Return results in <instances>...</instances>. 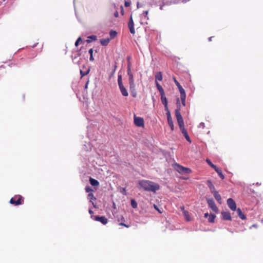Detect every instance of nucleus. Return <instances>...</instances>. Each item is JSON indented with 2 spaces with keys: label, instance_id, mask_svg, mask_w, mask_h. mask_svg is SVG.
Masks as SVG:
<instances>
[{
  "label": "nucleus",
  "instance_id": "obj_31",
  "mask_svg": "<svg viewBox=\"0 0 263 263\" xmlns=\"http://www.w3.org/2000/svg\"><path fill=\"white\" fill-rule=\"evenodd\" d=\"M93 50L92 48H91L89 50V53L90 54L89 60L90 61H94V58L93 57Z\"/></svg>",
  "mask_w": 263,
  "mask_h": 263
},
{
  "label": "nucleus",
  "instance_id": "obj_35",
  "mask_svg": "<svg viewBox=\"0 0 263 263\" xmlns=\"http://www.w3.org/2000/svg\"><path fill=\"white\" fill-rule=\"evenodd\" d=\"M88 198L91 200H96V198L95 197L93 194L91 193H89L88 195Z\"/></svg>",
  "mask_w": 263,
  "mask_h": 263
},
{
  "label": "nucleus",
  "instance_id": "obj_12",
  "mask_svg": "<svg viewBox=\"0 0 263 263\" xmlns=\"http://www.w3.org/2000/svg\"><path fill=\"white\" fill-rule=\"evenodd\" d=\"M128 26L130 33L132 34H135V30L134 29V24L132 15L130 16V20L128 24Z\"/></svg>",
  "mask_w": 263,
  "mask_h": 263
},
{
  "label": "nucleus",
  "instance_id": "obj_36",
  "mask_svg": "<svg viewBox=\"0 0 263 263\" xmlns=\"http://www.w3.org/2000/svg\"><path fill=\"white\" fill-rule=\"evenodd\" d=\"M173 79L175 84L177 86L178 88H179V87L181 86V85L180 84V83L178 82V81L176 80L175 77H173Z\"/></svg>",
  "mask_w": 263,
  "mask_h": 263
},
{
  "label": "nucleus",
  "instance_id": "obj_17",
  "mask_svg": "<svg viewBox=\"0 0 263 263\" xmlns=\"http://www.w3.org/2000/svg\"><path fill=\"white\" fill-rule=\"evenodd\" d=\"M222 218L225 220H231V216L229 212H222L221 213Z\"/></svg>",
  "mask_w": 263,
  "mask_h": 263
},
{
  "label": "nucleus",
  "instance_id": "obj_5",
  "mask_svg": "<svg viewBox=\"0 0 263 263\" xmlns=\"http://www.w3.org/2000/svg\"><path fill=\"white\" fill-rule=\"evenodd\" d=\"M175 116L178 124L179 126H181L184 125V121L181 113L180 112V109L178 108L175 110Z\"/></svg>",
  "mask_w": 263,
  "mask_h": 263
},
{
  "label": "nucleus",
  "instance_id": "obj_30",
  "mask_svg": "<svg viewBox=\"0 0 263 263\" xmlns=\"http://www.w3.org/2000/svg\"><path fill=\"white\" fill-rule=\"evenodd\" d=\"M117 32L116 31H114V30H111L109 32V35H110V39H114L116 36L117 35Z\"/></svg>",
  "mask_w": 263,
  "mask_h": 263
},
{
  "label": "nucleus",
  "instance_id": "obj_6",
  "mask_svg": "<svg viewBox=\"0 0 263 263\" xmlns=\"http://www.w3.org/2000/svg\"><path fill=\"white\" fill-rule=\"evenodd\" d=\"M207 203L208 204L209 206L215 212L217 213L218 211V209L216 206V204L214 200L212 198L208 199Z\"/></svg>",
  "mask_w": 263,
  "mask_h": 263
},
{
  "label": "nucleus",
  "instance_id": "obj_38",
  "mask_svg": "<svg viewBox=\"0 0 263 263\" xmlns=\"http://www.w3.org/2000/svg\"><path fill=\"white\" fill-rule=\"evenodd\" d=\"M118 221H124L125 219H124V217H123V216L120 215L118 217Z\"/></svg>",
  "mask_w": 263,
  "mask_h": 263
},
{
  "label": "nucleus",
  "instance_id": "obj_55",
  "mask_svg": "<svg viewBox=\"0 0 263 263\" xmlns=\"http://www.w3.org/2000/svg\"><path fill=\"white\" fill-rule=\"evenodd\" d=\"M125 191V189H123V192H124Z\"/></svg>",
  "mask_w": 263,
  "mask_h": 263
},
{
  "label": "nucleus",
  "instance_id": "obj_4",
  "mask_svg": "<svg viewBox=\"0 0 263 263\" xmlns=\"http://www.w3.org/2000/svg\"><path fill=\"white\" fill-rule=\"evenodd\" d=\"M10 203L14 205H19L24 203V198L22 196L16 195L10 199Z\"/></svg>",
  "mask_w": 263,
  "mask_h": 263
},
{
  "label": "nucleus",
  "instance_id": "obj_23",
  "mask_svg": "<svg viewBox=\"0 0 263 263\" xmlns=\"http://www.w3.org/2000/svg\"><path fill=\"white\" fill-rule=\"evenodd\" d=\"M89 182L91 185L96 186L99 185V182L98 180L90 177L89 178Z\"/></svg>",
  "mask_w": 263,
  "mask_h": 263
},
{
  "label": "nucleus",
  "instance_id": "obj_28",
  "mask_svg": "<svg viewBox=\"0 0 263 263\" xmlns=\"http://www.w3.org/2000/svg\"><path fill=\"white\" fill-rule=\"evenodd\" d=\"M127 73V75L133 74L131 70V63L130 61H128Z\"/></svg>",
  "mask_w": 263,
  "mask_h": 263
},
{
  "label": "nucleus",
  "instance_id": "obj_54",
  "mask_svg": "<svg viewBox=\"0 0 263 263\" xmlns=\"http://www.w3.org/2000/svg\"><path fill=\"white\" fill-rule=\"evenodd\" d=\"M116 67H117L116 66H115V68H114V72H114L115 71V70H116Z\"/></svg>",
  "mask_w": 263,
  "mask_h": 263
},
{
  "label": "nucleus",
  "instance_id": "obj_39",
  "mask_svg": "<svg viewBox=\"0 0 263 263\" xmlns=\"http://www.w3.org/2000/svg\"><path fill=\"white\" fill-rule=\"evenodd\" d=\"M80 41H82V39H81V38L80 37H79L77 39V40L76 41V43H75V45H76V46H78V45H79V42H80Z\"/></svg>",
  "mask_w": 263,
  "mask_h": 263
},
{
  "label": "nucleus",
  "instance_id": "obj_50",
  "mask_svg": "<svg viewBox=\"0 0 263 263\" xmlns=\"http://www.w3.org/2000/svg\"><path fill=\"white\" fill-rule=\"evenodd\" d=\"M164 6V4H163V5H162V6H160V10H163V6Z\"/></svg>",
  "mask_w": 263,
  "mask_h": 263
},
{
  "label": "nucleus",
  "instance_id": "obj_43",
  "mask_svg": "<svg viewBox=\"0 0 263 263\" xmlns=\"http://www.w3.org/2000/svg\"><path fill=\"white\" fill-rule=\"evenodd\" d=\"M124 5H125V6L126 7H128L130 6V2L125 1V2Z\"/></svg>",
  "mask_w": 263,
  "mask_h": 263
},
{
  "label": "nucleus",
  "instance_id": "obj_56",
  "mask_svg": "<svg viewBox=\"0 0 263 263\" xmlns=\"http://www.w3.org/2000/svg\"><path fill=\"white\" fill-rule=\"evenodd\" d=\"M125 191V189H123V192H124Z\"/></svg>",
  "mask_w": 263,
  "mask_h": 263
},
{
  "label": "nucleus",
  "instance_id": "obj_33",
  "mask_svg": "<svg viewBox=\"0 0 263 263\" xmlns=\"http://www.w3.org/2000/svg\"><path fill=\"white\" fill-rule=\"evenodd\" d=\"M131 205L134 209H136L137 208V206H138L137 203L135 200L132 199L131 200Z\"/></svg>",
  "mask_w": 263,
  "mask_h": 263
},
{
  "label": "nucleus",
  "instance_id": "obj_26",
  "mask_svg": "<svg viewBox=\"0 0 263 263\" xmlns=\"http://www.w3.org/2000/svg\"><path fill=\"white\" fill-rule=\"evenodd\" d=\"M97 40V36L96 35H90L88 37V39L86 40V42L89 43L91 42L92 41H96Z\"/></svg>",
  "mask_w": 263,
  "mask_h": 263
},
{
  "label": "nucleus",
  "instance_id": "obj_32",
  "mask_svg": "<svg viewBox=\"0 0 263 263\" xmlns=\"http://www.w3.org/2000/svg\"><path fill=\"white\" fill-rule=\"evenodd\" d=\"M206 162H207V163L211 167H212L213 169H215L216 168V165H214V164H213L212 163V162L210 161V160H209V159H206Z\"/></svg>",
  "mask_w": 263,
  "mask_h": 263
},
{
  "label": "nucleus",
  "instance_id": "obj_46",
  "mask_svg": "<svg viewBox=\"0 0 263 263\" xmlns=\"http://www.w3.org/2000/svg\"><path fill=\"white\" fill-rule=\"evenodd\" d=\"M114 15L116 17H118L119 16V13L117 11L115 12V13H114Z\"/></svg>",
  "mask_w": 263,
  "mask_h": 263
},
{
  "label": "nucleus",
  "instance_id": "obj_24",
  "mask_svg": "<svg viewBox=\"0 0 263 263\" xmlns=\"http://www.w3.org/2000/svg\"><path fill=\"white\" fill-rule=\"evenodd\" d=\"M237 213L239 216V217L242 220L246 219V217L245 215L242 213L240 209L238 208L236 210Z\"/></svg>",
  "mask_w": 263,
  "mask_h": 263
},
{
  "label": "nucleus",
  "instance_id": "obj_14",
  "mask_svg": "<svg viewBox=\"0 0 263 263\" xmlns=\"http://www.w3.org/2000/svg\"><path fill=\"white\" fill-rule=\"evenodd\" d=\"M212 193L213 194L214 198H215V199L217 200V201L219 203V204H221L222 203V201H221V195L219 194V193L218 192V191H217L216 190L214 191V192H212Z\"/></svg>",
  "mask_w": 263,
  "mask_h": 263
},
{
  "label": "nucleus",
  "instance_id": "obj_13",
  "mask_svg": "<svg viewBox=\"0 0 263 263\" xmlns=\"http://www.w3.org/2000/svg\"><path fill=\"white\" fill-rule=\"evenodd\" d=\"M161 100L162 103L164 105V106L165 107V111H166L167 110H169L168 107V105H167V100L166 97H165V94L161 95Z\"/></svg>",
  "mask_w": 263,
  "mask_h": 263
},
{
  "label": "nucleus",
  "instance_id": "obj_22",
  "mask_svg": "<svg viewBox=\"0 0 263 263\" xmlns=\"http://www.w3.org/2000/svg\"><path fill=\"white\" fill-rule=\"evenodd\" d=\"M110 39L109 38L102 39L100 40V43L103 46L107 45L110 42Z\"/></svg>",
  "mask_w": 263,
  "mask_h": 263
},
{
  "label": "nucleus",
  "instance_id": "obj_16",
  "mask_svg": "<svg viewBox=\"0 0 263 263\" xmlns=\"http://www.w3.org/2000/svg\"><path fill=\"white\" fill-rule=\"evenodd\" d=\"M119 87L120 90L123 96L127 97L128 96V93L127 90L124 87L123 84L119 85Z\"/></svg>",
  "mask_w": 263,
  "mask_h": 263
},
{
  "label": "nucleus",
  "instance_id": "obj_10",
  "mask_svg": "<svg viewBox=\"0 0 263 263\" xmlns=\"http://www.w3.org/2000/svg\"><path fill=\"white\" fill-rule=\"evenodd\" d=\"M227 204L229 207L233 211L236 210V204L232 198H229L227 200Z\"/></svg>",
  "mask_w": 263,
  "mask_h": 263
},
{
  "label": "nucleus",
  "instance_id": "obj_20",
  "mask_svg": "<svg viewBox=\"0 0 263 263\" xmlns=\"http://www.w3.org/2000/svg\"><path fill=\"white\" fill-rule=\"evenodd\" d=\"M156 87H157L158 91L160 92V95L165 94L164 89H163L162 86L160 85V84L158 82H156Z\"/></svg>",
  "mask_w": 263,
  "mask_h": 263
},
{
  "label": "nucleus",
  "instance_id": "obj_37",
  "mask_svg": "<svg viewBox=\"0 0 263 263\" xmlns=\"http://www.w3.org/2000/svg\"><path fill=\"white\" fill-rule=\"evenodd\" d=\"M85 191H86L87 193H90V192H92V191H93V190H92V189L91 188V187H90V186H87L85 187Z\"/></svg>",
  "mask_w": 263,
  "mask_h": 263
},
{
  "label": "nucleus",
  "instance_id": "obj_9",
  "mask_svg": "<svg viewBox=\"0 0 263 263\" xmlns=\"http://www.w3.org/2000/svg\"><path fill=\"white\" fill-rule=\"evenodd\" d=\"M166 116H167L168 124L169 126H170L172 131H173L174 129V125L173 124V120H172L170 110L166 111Z\"/></svg>",
  "mask_w": 263,
  "mask_h": 263
},
{
  "label": "nucleus",
  "instance_id": "obj_53",
  "mask_svg": "<svg viewBox=\"0 0 263 263\" xmlns=\"http://www.w3.org/2000/svg\"><path fill=\"white\" fill-rule=\"evenodd\" d=\"M127 60H128V61H130V57H128L127 58Z\"/></svg>",
  "mask_w": 263,
  "mask_h": 263
},
{
  "label": "nucleus",
  "instance_id": "obj_29",
  "mask_svg": "<svg viewBox=\"0 0 263 263\" xmlns=\"http://www.w3.org/2000/svg\"><path fill=\"white\" fill-rule=\"evenodd\" d=\"M216 216L214 214H211L209 215V217L208 218V221L209 222L213 223L214 222L215 218Z\"/></svg>",
  "mask_w": 263,
  "mask_h": 263
},
{
  "label": "nucleus",
  "instance_id": "obj_8",
  "mask_svg": "<svg viewBox=\"0 0 263 263\" xmlns=\"http://www.w3.org/2000/svg\"><path fill=\"white\" fill-rule=\"evenodd\" d=\"M134 123L138 127L144 126V120L142 118L134 116Z\"/></svg>",
  "mask_w": 263,
  "mask_h": 263
},
{
  "label": "nucleus",
  "instance_id": "obj_52",
  "mask_svg": "<svg viewBox=\"0 0 263 263\" xmlns=\"http://www.w3.org/2000/svg\"><path fill=\"white\" fill-rule=\"evenodd\" d=\"M88 82H89V81H87V83H86V85H85V88H87V85H88Z\"/></svg>",
  "mask_w": 263,
  "mask_h": 263
},
{
  "label": "nucleus",
  "instance_id": "obj_44",
  "mask_svg": "<svg viewBox=\"0 0 263 263\" xmlns=\"http://www.w3.org/2000/svg\"><path fill=\"white\" fill-rule=\"evenodd\" d=\"M154 208L159 213H162V211L158 208V206L156 205H154Z\"/></svg>",
  "mask_w": 263,
  "mask_h": 263
},
{
  "label": "nucleus",
  "instance_id": "obj_42",
  "mask_svg": "<svg viewBox=\"0 0 263 263\" xmlns=\"http://www.w3.org/2000/svg\"><path fill=\"white\" fill-rule=\"evenodd\" d=\"M184 137L188 142H189L190 143H191V140L188 134L187 135V136H185Z\"/></svg>",
  "mask_w": 263,
  "mask_h": 263
},
{
  "label": "nucleus",
  "instance_id": "obj_3",
  "mask_svg": "<svg viewBox=\"0 0 263 263\" xmlns=\"http://www.w3.org/2000/svg\"><path fill=\"white\" fill-rule=\"evenodd\" d=\"M173 166L174 168L181 174H189L192 172L190 168L184 167L177 163L174 164Z\"/></svg>",
  "mask_w": 263,
  "mask_h": 263
},
{
  "label": "nucleus",
  "instance_id": "obj_45",
  "mask_svg": "<svg viewBox=\"0 0 263 263\" xmlns=\"http://www.w3.org/2000/svg\"><path fill=\"white\" fill-rule=\"evenodd\" d=\"M143 14L144 15L145 17H147V15L148 14V10L144 11L143 12Z\"/></svg>",
  "mask_w": 263,
  "mask_h": 263
},
{
  "label": "nucleus",
  "instance_id": "obj_51",
  "mask_svg": "<svg viewBox=\"0 0 263 263\" xmlns=\"http://www.w3.org/2000/svg\"><path fill=\"white\" fill-rule=\"evenodd\" d=\"M212 38H213V37H212V36L210 37L209 38V41H212Z\"/></svg>",
  "mask_w": 263,
  "mask_h": 263
},
{
  "label": "nucleus",
  "instance_id": "obj_34",
  "mask_svg": "<svg viewBox=\"0 0 263 263\" xmlns=\"http://www.w3.org/2000/svg\"><path fill=\"white\" fill-rule=\"evenodd\" d=\"M118 85H121L122 84H123V82H122V75H121V74L118 75Z\"/></svg>",
  "mask_w": 263,
  "mask_h": 263
},
{
  "label": "nucleus",
  "instance_id": "obj_27",
  "mask_svg": "<svg viewBox=\"0 0 263 263\" xmlns=\"http://www.w3.org/2000/svg\"><path fill=\"white\" fill-rule=\"evenodd\" d=\"M179 128H180L182 134L183 135L184 137H185V136H187V135L188 134H187V130L184 128V125H182V126H179Z\"/></svg>",
  "mask_w": 263,
  "mask_h": 263
},
{
  "label": "nucleus",
  "instance_id": "obj_11",
  "mask_svg": "<svg viewBox=\"0 0 263 263\" xmlns=\"http://www.w3.org/2000/svg\"><path fill=\"white\" fill-rule=\"evenodd\" d=\"M94 220L100 221L103 224H106L108 222V219L105 216H96L94 218Z\"/></svg>",
  "mask_w": 263,
  "mask_h": 263
},
{
  "label": "nucleus",
  "instance_id": "obj_18",
  "mask_svg": "<svg viewBox=\"0 0 263 263\" xmlns=\"http://www.w3.org/2000/svg\"><path fill=\"white\" fill-rule=\"evenodd\" d=\"M155 77V83H156V82H158V81H161L163 79L162 72H157V73H156Z\"/></svg>",
  "mask_w": 263,
  "mask_h": 263
},
{
  "label": "nucleus",
  "instance_id": "obj_15",
  "mask_svg": "<svg viewBox=\"0 0 263 263\" xmlns=\"http://www.w3.org/2000/svg\"><path fill=\"white\" fill-rule=\"evenodd\" d=\"M90 71V68L86 67L85 66H83L82 69L80 70V74L81 77L86 76Z\"/></svg>",
  "mask_w": 263,
  "mask_h": 263
},
{
  "label": "nucleus",
  "instance_id": "obj_47",
  "mask_svg": "<svg viewBox=\"0 0 263 263\" xmlns=\"http://www.w3.org/2000/svg\"><path fill=\"white\" fill-rule=\"evenodd\" d=\"M180 209L181 210V211H182L183 213L184 212V211H186V210H185L184 209V206H180Z\"/></svg>",
  "mask_w": 263,
  "mask_h": 263
},
{
  "label": "nucleus",
  "instance_id": "obj_7",
  "mask_svg": "<svg viewBox=\"0 0 263 263\" xmlns=\"http://www.w3.org/2000/svg\"><path fill=\"white\" fill-rule=\"evenodd\" d=\"M178 89L180 93V99L181 100L182 104L183 106H185L186 94L185 90L182 86L179 87Z\"/></svg>",
  "mask_w": 263,
  "mask_h": 263
},
{
  "label": "nucleus",
  "instance_id": "obj_19",
  "mask_svg": "<svg viewBox=\"0 0 263 263\" xmlns=\"http://www.w3.org/2000/svg\"><path fill=\"white\" fill-rule=\"evenodd\" d=\"M206 184L210 190L211 192H213L216 190L214 185L213 184L211 180H208L206 182Z\"/></svg>",
  "mask_w": 263,
  "mask_h": 263
},
{
  "label": "nucleus",
  "instance_id": "obj_49",
  "mask_svg": "<svg viewBox=\"0 0 263 263\" xmlns=\"http://www.w3.org/2000/svg\"><path fill=\"white\" fill-rule=\"evenodd\" d=\"M89 213L90 214H92L93 213V211L91 210H90V209L89 210Z\"/></svg>",
  "mask_w": 263,
  "mask_h": 263
},
{
  "label": "nucleus",
  "instance_id": "obj_41",
  "mask_svg": "<svg viewBox=\"0 0 263 263\" xmlns=\"http://www.w3.org/2000/svg\"><path fill=\"white\" fill-rule=\"evenodd\" d=\"M119 225H120V226H124V227H126V228H129V225H127V224H125V223H123V222H120V223H119Z\"/></svg>",
  "mask_w": 263,
  "mask_h": 263
},
{
  "label": "nucleus",
  "instance_id": "obj_40",
  "mask_svg": "<svg viewBox=\"0 0 263 263\" xmlns=\"http://www.w3.org/2000/svg\"><path fill=\"white\" fill-rule=\"evenodd\" d=\"M198 127H199V128H201L203 129L205 127V124L204 123L201 122L199 124Z\"/></svg>",
  "mask_w": 263,
  "mask_h": 263
},
{
  "label": "nucleus",
  "instance_id": "obj_2",
  "mask_svg": "<svg viewBox=\"0 0 263 263\" xmlns=\"http://www.w3.org/2000/svg\"><path fill=\"white\" fill-rule=\"evenodd\" d=\"M128 83L129 86V90L133 97L136 98L137 97V92L136 90V86L135 84V80L133 74H128Z\"/></svg>",
  "mask_w": 263,
  "mask_h": 263
},
{
  "label": "nucleus",
  "instance_id": "obj_48",
  "mask_svg": "<svg viewBox=\"0 0 263 263\" xmlns=\"http://www.w3.org/2000/svg\"><path fill=\"white\" fill-rule=\"evenodd\" d=\"M209 215H210L208 213H206L204 214V217L206 218L208 216H209Z\"/></svg>",
  "mask_w": 263,
  "mask_h": 263
},
{
  "label": "nucleus",
  "instance_id": "obj_1",
  "mask_svg": "<svg viewBox=\"0 0 263 263\" xmlns=\"http://www.w3.org/2000/svg\"><path fill=\"white\" fill-rule=\"evenodd\" d=\"M138 183L141 188L146 191L156 192L160 189V186L158 183L149 180H142L139 181Z\"/></svg>",
  "mask_w": 263,
  "mask_h": 263
},
{
  "label": "nucleus",
  "instance_id": "obj_25",
  "mask_svg": "<svg viewBox=\"0 0 263 263\" xmlns=\"http://www.w3.org/2000/svg\"><path fill=\"white\" fill-rule=\"evenodd\" d=\"M183 216H184L185 220L186 221H189L191 220L189 213L187 211H184V212L183 213Z\"/></svg>",
  "mask_w": 263,
  "mask_h": 263
},
{
  "label": "nucleus",
  "instance_id": "obj_21",
  "mask_svg": "<svg viewBox=\"0 0 263 263\" xmlns=\"http://www.w3.org/2000/svg\"><path fill=\"white\" fill-rule=\"evenodd\" d=\"M214 170L217 173L219 176L222 180L224 179V176L222 174V171L220 168L216 167V168H215Z\"/></svg>",
  "mask_w": 263,
  "mask_h": 263
}]
</instances>
